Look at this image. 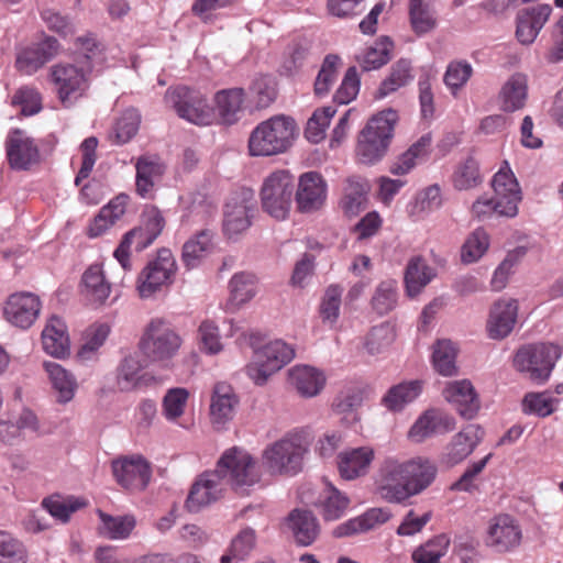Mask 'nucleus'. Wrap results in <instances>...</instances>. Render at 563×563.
Listing matches in <instances>:
<instances>
[{
    "mask_svg": "<svg viewBox=\"0 0 563 563\" xmlns=\"http://www.w3.org/2000/svg\"><path fill=\"white\" fill-rule=\"evenodd\" d=\"M260 479L255 471V462L244 450L232 448L227 450L212 472H206L192 485L186 499V508L197 512L202 507L220 498L227 485L241 495Z\"/></svg>",
    "mask_w": 563,
    "mask_h": 563,
    "instance_id": "nucleus-1",
    "label": "nucleus"
},
{
    "mask_svg": "<svg viewBox=\"0 0 563 563\" xmlns=\"http://www.w3.org/2000/svg\"><path fill=\"white\" fill-rule=\"evenodd\" d=\"M438 468L424 457L406 461L386 459L376 475L377 495L390 504H405L424 492L435 479Z\"/></svg>",
    "mask_w": 563,
    "mask_h": 563,
    "instance_id": "nucleus-2",
    "label": "nucleus"
},
{
    "mask_svg": "<svg viewBox=\"0 0 563 563\" xmlns=\"http://www.w3.org/2000/svg\"><path fill=\"white\" fill-rule=\"evenodd\" d=\"M494 197L483 195L472 205L471 213L479 221L499 217L514 218L518 214V203L521 201L519 184L509 168H500L492 180Z\"/></svg>",
    "mask_w": 563,
    "mask_h": 563,
    "instance_id": "nucleus-3",
    "label": "nucleus"
},
{
    "mask_svg": "<svg viewBox=\"0 0 563 563\" xmlns=\"http://www.w3.org/2000/svg\"><path fill=\"white\" fill-rule=\"evenodd\" d=\"M298 135L295 120L285 114L262 121L252 131L249 151L252 156H273L286 152Z\"/></svg>",
    "mask_w": 563,
    "mask_h": 563,
    "instance_id": "nucleus-4",
    "label": "nucleus"
},
{
    "mask_svg": "<svg viewBox=\"0 0 563 563\" xmlns=\"http://www.w3.org/2000/svg\"><path fill=\"white\" fill-rule=\"evenodd\" d=\"M396 120V112L389 109L368 121L360 133L356 146V155L361 163L372 165L385 156Z\"/></svg>",
    "mask_w": 563,
    "mask_h": 563,
    "instance_id": "nucleus-5",
    "label": "nucleus"
},
{
    "mask_svg": "<svg viewBox=\"0 0 563 563\" xmlns=\"http://www.w3.org/2000/svg\"><path fill=\"white\" fill-rule=\"evenodd\" d=\"M561 354V347L553 343L526 344L517 350L512 364L532 382L543 384L549 379Z\"/></svg>",
    "mask_w": 563,
    "mask_h": 563,
    "instance_id": "nucleus-6",
    "label": "nucleus"
},
{
    "mask_svg": "<svg viewBox=\"0 0 563 563\" xmlns=\"http://www.w3.org/2000/svg\"><path fill=\"white\" fill-rule=\"evenodd\" d=\"M307 452L305 438L297 432L287 433L263 452V463L272 474H297Z\"/></svg>",
    "mask_w": 563,
    "mask_h": 563,
    "instance_id": "nucleus-7",
    "label": "nucleus"
},
{
    "mask_svg": "<svg viewBox=\"0 0 563 563\" xmlns=\"http://www.w3.org/2000/svg\"><path fill=\"white\" fill-rule=\"evenodd\" d=\"M140 344L150 361L167 363L177 355L183 339L169 322L156 318L146 325Z\"/></svg>",
    "mask_w": 563,
    "mask_h": 563,
    "instance_id": "nucleus-8",
    "label": "nucleus"
},
{
    "mask_svg": "<svg viewBox=\"0 0 563 563\" xmlns=\"http://www.w3.org/2000/svg\"><path fill=\"white\" fill-rule=\"evenodd\" d=\"M165 102L175 110L179 118L197 124L209 125L214 121V109L206 95L186 86L167 89Z\"/></svg>",
    "mask_w": 563,
    "mask_h": 563,
    "instance_id": "nucleus-9",
    "label": "nucleus"
},
{
    "mask_svg": "<svg viewBox=\"0 0 563 563\" xmlns=\"http://www.w3.org/2000/svg\"><path fill=\"white\" fill-rule=\"evenodd\" d=\"M295 188V178L287 170L271 174L261 190L264 211L277 220H284L289 213Z\"/></svg>",
    "mask_w": 563,
    "mask_h": 563,
    "instance_id": "nucleus-10",
    "label": "nucleus"
},
{
    "mask_svg": "<svg viewBox=\"0 0 563 563\" xmlns=\"http://www.w3.org/2000/svg\"><path fill=\"white\" fill-rule=\"evenodd\" d=\"M175 273L176 261L172 252L167 249L159 250L157 256L150 261L137 276L139 296L143 299L153 297L173 283Z\"/></svg>",
    "mask_w": 563,
    "mask_h": 563,
    "instance_id": "nucleus-11",
    "label": "nucleus"
},
{
    "mask_svg": "<svg viewBox=\"0 0 563 563\" xmlns=\"http://www.w3.org/2000/svg\"><path fill=\"white\" fill-rule=\"evenodd\" d=\"M256 211L254 191L241 188L228 199L223 212V233L229 239H236L252 225Z\"/></svg>",
    "mask_w": 563,
    "mask_h": 563,
    "instance_id": "nucleus-12",
    "label": "nucleus"
},
{
    "mask_svg": "<svg viewBox=\"0 0 563 563\" xmlns=\"http://www.w3.org/2000/svg\"><path fill=\"white\" fill-rule=\"evenodd\" d=\"M294 357L295 350L291 345L282 340L268 342L254 352V361L247 366V375L255 384L263 385Z\"/></svg>",
    "mask_w": 563,
    "mask_h": 563,
    "instance_id": "nucleus-13",
    "label": "nucleus"
},
{
    "mask_svg": "<svg viewBox=\"0 0 563 563\" xmlns=\"http://www.w3.org/2000/svg\"><path fill=\"white\" fill-rule=\"evenodd\" d=\"M90 70L89 65L77 67L71 64H57L52 66L49 79L65 107L73 106L84 96L88 88L87 73Z\"/></svg>",
    "mask_w": 563,
    "mask_h": 563,
    "instance_id": "nucleus-14",
    "label": "nucleus"
},
{
    "mask_svg": "<svg viewBox=\"0 0 563 563\" xmlns=\"http://www.w3.org/2000/svg\"><path fill=\"white\" fill-rule=\"evenodd\" d=\"M521 527L512 516L500 514L489 520L485 543L495 552H511L521 544Z\"/></svg>",
    "mask_w": 563,
    "mask_h": 563,
    "instance_id": "nucleus-15",
    "label": "nucleus"
},
{
    "mask_svg": "<svg viewBox=\"0 0 563 563\" xmlns=\"http://www.w3.org/2000/svg\"><path fill=\"white\" fill-rule=\"evenodd\" d=\"M112 473L117 483L125 489L143 490L151 479L150 464L140 455L113 461Z\"/></svg>",
    "mask_w": 563,
    "mask_h": 563,
    "instance_id": "nucleus-16",
    "label": "nucleus"
},
{
    "mask_svg": "<svg viewBox=\"0 0 563 563\" xmlns=\"http://www.w3.org/2000/svg\"><path fill=\"white\" fill-rule=\"evenodd\" d=\"M484 438V430L477 424H468L454 434L440 455V464L452 467L470 456Z\"/></svg>",
    "mask_w": 563,
    "mask_h": 563,
    "instance_id": "nucleus-17",
    "label": "nucleus"
},
{
    "mask_svg": "<svg viewBox=\"0 0 563 563\" xmlns=\"http://www.w3.org/2000/svg\"><path fill=\"white\" fill-rule=\"evenodd\" d=\"M41 311V300L32 292H15L5 301L3 313L5 320L20 329H29Z\"/></svg>",
    "mask_w": 563,
    "mask_h": 563,
    "instance_id": "nucleus-18",
    "label": "nucleus"
},
{
    "mask_svg": "<svg viewBox=\"0 0 563 563\" xmlns=\"http://www.w3.org/2000/svg\"><path fill=\"white\" fill-rule=\"evenodd\" d=\"M5 150L9 164L14 169H29L40 161V151L34 140L19 129L8 134Z\"/></svg>",
    "mask_w": 563,
    "mask_h": 563,
    "instance_id": "nucleus-19",
    "label": "nucleus"
},
{
    "mask_svg": "<svg viewBox=\"0 0 563 563\" xmlns=\"http://www.w3.org/2000/svg\"><path fill=\"white\" fill-rule=\"evenodd\" d=\"M327 199V183L317 172L302 174L298 179L296 201L301 212L319 210Z\"/></svg>",
    "mask_w": 563,
    "mask_h": 563,
    "instance_id": "nucleus-20",
    "label": "nucleus"
},
{
    "mask_svg": "<svg viewBox=\"0 0 563 563\" xmlns=\"http://www.w3.org/2000/svg\"><path fill=\"white\" fill-rule=\"evenodd\" d=\"M443 397L464 419H473L481 407L478 395L468 379L453 380L446 384Z\"/></svg>",
    "mask_w": 563,
    "mask_h": 563,
    "instance_id": "nucleus-21",
    "label": "nucleus"
},
{
    "mask_svg": "<svg viewBox=\"0 0 563 563\" xmlns=\"http://www.w3.org/2000/svg\"><path fill=\"white\" fill-rule=\"evenodd\" d=\"M518 314V302L515 299H499L490 308L487 320V333L490 339L501 340L515 328Z\"/></svg>",
    "mask_w": 563,
    "mask_h": 563,
    "instance_id": "nucleus-22",
    "label": "nucleus"
},
{
    "mask_svg": "<svg viewBox=\"0 0 563 563\" xmlns=\"http://www.w3.org/2000/svg\"><path fill=\"white\" fill-rule=\"evenodd\" d=\"M290 386L303 398L318 396L325 386L323 371L310 365H295L288 371Z\"/></svg>",
    "mask_w": 563,
    "mask_h": 563,
    "instance_id": "nucleus-23",
    "label": "nucleus"
},
{
    "mask_svg": "<svg viewBox=\"0 0 563 563\" xmlns=\"http://www.w3.org/2000/svg\"><path fill=\"white\" fill-rule=\"evenodd\" d=\"M455 419L439 410H427L409 430V438L422 442L434 434H443L455 429Z\"/></svg>",
    "mask_w": 563,
    "mask_h": 563,
    "instance_id": "nucleus-24",
    "label": "nucleus"
},
{
    "mask_svg": "<svg viewBox=\"0 0 563 563\" xmlns=\"http://www.w3.org/2000/svg\"><path fill=\"white\" fill-rule=\"evenodd\" d=\"M59 44L54 37H46L44 41L27 47L16 56L15 66L19 71L32 75L47 62H49L58 52Z\"/></svg>",
    "mask_w": 563,
    "mask_h": 563,
    "instance_id": "nucleus-25",
    "label": "nucleus"
},
{
    "mask_svg": "<svg viewBox=\"0 0 563 563\" xmlns=\"http://www.w3.org/2000/svg\"><path fill=\"white\" fill-rule=\"evenodd\" d=\"M238 404L239 399L230 385L225 383L214 385L210 404V417L216 429H223L233 419Z\"/></svg>",
    "mask_w": 563,
    "mask_h": 563,
    "instance_id": "nucleus-26",
    "label": "nucleus"
},
{
    "mask_svg": "<svg viewBox=\"0 0 563 563\" xmlns=\"http://www.w3.org/2000/svg\"><path fill=\"white\" fill-rule=\"evenodd\" d=\"M551 12L552 8L549 4H539L534 8L519 11L516 30L518 41L525 45L533 43Z\"/></svg>",
    "mask_w": 563,
    "mask_h": 563,
    "instance_id": "nucleus-27",
    "label": "nucleus"
},
{
    "mask_svg": "<svg viewBox=\"0 0 563 563\" xmlns=\"http://www.w3.org/2000/svg\"><path fill=\"white\" fill-rule=\"evenodd\" d=\"M339 473L342 478L352 481L364 476L374 460V450L361 446L341 452L338 456Z\"/></svg>",
    "mask_w": 563,
    "mask_h": 563,
    "instance_id": "nucleus-28",
    "label": "nucleus"
},
{
    "mask_svg": "<svg viewBox=\"0 0 563 563\" xmlns=\"http://www.w3.org/2000/svg\"><path fill=\"white\" fill-rule=\"evenodd\" d=\"M136 169V192L148 198L153 192L154 186L161 180L166 166L156 155H142L135 164Z\"/></svg>",
    "mask_w": 563,
    "mask_h": 563,
    "instance_id": "nucleus-29",
    "label": "nucleus"
},
{
    "mask_svg": "<svg viewBox=\"0 0 563 563\" xmlns=\"http://www.w3.org/2000/svg\"><path fill=\"white\" fill-rule=\"evenodd\" d=\"M371 191L369 181L361 176H351L345 180L341 208L349 217H354L364 211L368 205Z\"/></svg>",
    "mask_w": 563,
    "mask_h": 563,
    "instance_id": "nucleus-30",
    "label": "nucleus"
},
{
    "mask_svg": "<svg viewBox=\"0 0 563 563\" xmlns=\"http://www.w3.org/2000/svg\"><path fill=\"white\" fill-rule=\"evenodd\" d=\"M313 505L325 521H334L345 514L350 499L332 484L327 483Z\"/></svg>",
    "mask_w": 563,
    "mask_h": 563,
    "instance_id": "nucleus-31",
    "label": "nucleus"
},
{
    "mask_svg": "<svg viewBox=\"0 0 563 563\" xmlns=\"http://www.w3.org/2000/svg\"><path fill=\"white\" fill-rule=\"evenodd\" d=\"M244 99L245 93L242 88L223 89L214 95L216 107L213 109L223 124H233L239 120Z\"/></svg>",
    "mask_w": 563,
    "mask_h": 563,
    "instance_id": "nucleus-32",
    "label": "nucleus"
},
{
    "mask_svg": "<svg viewBox=\"0 0 563 563\" xmlns=\"http://www.w3.org/2000/svg\"><path fill=\"white\" fill-rule=\"evenodd\" d=\"M288 520L294 538L299 545L308 547L317 540L320 526L311 511L295 509L289 514Z\"/></svg>",
    "mask_w": 563,
    "mask_h": 563,
    "instance_id": "nucleus-33",
    "label": "nucleus"
},
{
    "mask_svg": "<svg viewBox=\"0 0 563 563\" xmlns=\"http://www.w3.org/2000/svg\"><path fill=\"white\" fill-rule=\"evenodd\" d=\"M155 240V236H152L150 232H146V230L141 227L126 232L113 253V256L120 264L122 271L128 272L132 268V264L130 262V250L132 245H134V249L137 252H141L150 246Z\"/></svg>",
    "mask_w": 563,
    "mask_h": 563,
    "instance_id": "nucleus-34",
    "label": "nucleus"
},
{
    "mask_svg": "<svg viewBox=\"0 0 563 563\" xmlns=\"http://www.w3.org/2000/svg\"><path fill=\"white\" fill-rule=\"evenodd\" d=\"M390 516V511L386 508H372L362 516L338 526L334 529L333 534L336 538H342L368 531L374 529L376 526L388 521Z\"/></svg>",
    "mask_w": 563,
    "mask_h": 563,
    "instance_id": "nucleus-35",
    "label": "nucleus"
},
{
    "mask_svg": "<svg viewBox=\"0 0 563 563\" xmlns=\"http://www.w3.org/2000/svg\"><path fill=\"white\" fill-rule=\"evenodd\" d=\"M528 97V79L520 73L514 74L504 84L499 92L500 106L504 111L514 112L525 107Z\"/></svg>",
    "mask_w": 563,
    "mask_h": 563,
    "instance_id": "nucleus-36",
    "label": "nucleus"
},
{
    "mask_svg": "<svg viewBox=\"0 0 563 563\" xmlns=\"http://www.w3.org/2000/svg\"><path fill=\"white\" fill-rule=\"evenodd\" d=\"M84 295L93 306H102L111 294V284L107 282L100 266L91 265L82 275Z\"/></svg>",
    "mask_w": 563,
    "mask_h": 563,
    "instance_id": "nucleus-37",
    "label": "nucleus"
},
{
    "mask_svg": "<svg viewBox=\"0 0 563 563\" xmlns=\"http://www.w3.org/2000/svg\"><path fill=\"white\" fill-rule=\"evenodd\" d=\"M435 271L421 256L409 260L405 271V286L409 297H416L434 278Z\"/></svg>",
    "mask_w": 563,
    "mask_h": 563,
    "instance_id": "nucleus-38",
    "label": "nucleus"
},
{
    "mask_svg": "<svg viewBox=\"0 0 563 563\" xmlns=\"http://www.w3.org/2000/svg\"><path fill=\"white\" fill-rule=\"evenodd\" d=\"M43 349L55 357H64L69 351L66 324L58 317H52L42 332Z\"/></svg>",
    "mask_w": 563,
    "mask_h": 563,
    "instance_id": "nucleus-39",
    "label": "nucleus"
},
{
    "mask_svg": "<svg viewBox=\"0 0 563 563\" xmlns=\"http://www.w3.org/2000/svg\"><path fill=\"white\" fill-rule=\"evenodd\" d=\"M409 18L413 32L419 36L433 31L438 25L432 0H410Z\"/></svg>",
    "mask_w": 563,
    "mask_h": 563,
    "instance_id": "nucleus-40",
    "label": "nucleus"
},
{
    "mask_svg": "<svg viewBox=\"0 0 563 563\" xmlns=\"http://www.w3.org/2000/svg\"><path fill=\"white\" fill-rule=\"evenodd\" d=\"M430 145L431 136H421L405 153H402L395 162L391 163L389 172L398 176L408 174L420 161L427 158Z\"/></svg>",
    "mask_w": 563,
    "mask_h": 563,
    "instance_id": "nucleus-41",
    "label": "nucleus"
},
{
    "mask_svg": "<svg viewBox=\"0 0 563 563\" xmlns=\"http://www.w3.org/2000/svg\"><path fill=\"white\" fill-rule=\"evenodd\" d=\"M101 525L99 532L110 540L128 539L136 526L133 515L111 516L101 510L98 511Z\"/></svg>",
    "mask_w": 563,
    "mask_h": 563,
    "instance_id": "nucleus-42",
    "label": "nucleus"
},
{
    "mask_svg": "<svg viewBox=\"0 0 563 563\" xmlns=\"http://www.w3.org/2000/svg\"><path fill=\"white\" fill-rule=\"evenodd\" d=\"M396 339L394 325L382 322L371 328L363 339V350L371 356L386 352Z\"/></svg>",
    "mask_w": 563,
    "mask_h": 563,
    "instance_id": "nucleus-43",
    "label": "nucleus"
},
{
    "mask_svg": "<svg viewBox=\"0 0 563 563\" xmlns=\"http://www.w3.org/2000/svg\"><path fill=\"white\" fill-rule=\"evenodd\" d=\"M212 236L210 230H201L184 244L181 260L188 269L197 267L207 255L211 247Z\"/></svg>",
    "mask_w": 563,
    "mask_h": 563,
    "instance_id": "nucleus-44",
    "label": "nucleus"
},
{
    "mask_svg": "<svg viewBox=\"0 0 563 563\" xmlns=\"http://www.w3.org/2000/svg\"><path fill=\"white\" fill-rule=\"evenodd\" d=\"M393 47L388 37H382L357 55L356 59L364 71L378 69L390 60Z\"/></svg>",
    "mask_w": 563,
    "mask_h": 563,
    "instance_id": "nucleus-45",
    "label": "nucleus"
},
{
    "mask_svg": "<svg viewBox=\"0 0 563 563\" xmlns=\"http://www.w3.org/2000/svg\"><path fill=\"white\" fill-rule=\"evenodd\" d=\"M126 201L128 197L120 195L104 206L89 228L90 236L102 234L110 225L119 220L125 212Z\"/></svg>",
    "mask_w": 563,
    "mask_h": 563,
    "instance_id": "nucleus-46",
    "label": "nucleus"
},
{
    "mask_svg": "<svg viewBox=\"0 0 563 563\" xmlns=\"http://www.w3.org/2000/svg\"><path fill=\"white\" fill-rule=\"evenodd\" d=\"M44 366L54 389L58 394V401L63 404L70 401L76 389V382L73 375L55 362H45Z\"/></svg>",
    "mask_w": 563,
    "mask_h": 563,
    "instance_id": "nucleus-47",
    "label": "nucleus"
},
{
    "mask_svg": "<svg viewBox=\"0 0 563 563\" xmlns=\"http://www.w3.org/2000/svg\"><path fill=\"white\" fill-rule=\"evenodd\" d=\"M457 347L450 340H439L433 349L432 362L435 371L442 376L457 374Z\"/></svg>",
    "mask_w": 563,
    "mask_h": 563,
    "instance_id": "nucleus-48",
    "label": "nucleus"
},
{
    "mask_svg": "<svg viewBox=\"0 0 563 563\" xmlns=\"http://www.w3.org/2000/svg\"><path fill=\"white\" fill-rule=\"evenodd\" d=\"M421 393V384L418 380L400 383L393 386L383 402L389 410H401L407 404L413 401Z\"/></svg>",
    "mask_w": 563,
    "mask_h": 563,
    "instance_id": "nucleus-49",
    "label": "nucleus"
},
{
    "mask_svg": "<svg viewBox=\"0 0 563 563\" xmlns=\"http://www.w3.org/2000/svg\"><path fill=\"white\" fill-rule=\"evenodd\" d=\"M450 538L442 533L419 545L411 554L415 563H440L449 550Z\"/></svg>",
    "mask_w": 563,
    "mask_h": 563,
    "instance_id": "nucleus-50",
    "label": "nucleus"
},
{
    "mask_svg": "<svg viewBox=\"0 0 563 563\" xmlns=\"http://www.w3.org/2000/svg\"><path fill=\"white\" fill-rule=\"evenodd\" d=\"M482 181L479 164L471 156L457 165L452 176L453 187L460 191L473 189L481 185Z\"/></svg>",
    "mask_w": 563,
    "mask_h": 563,
    "instance_id": "nucleus-51",
    "label": "nucleus"
},
{
    "mask_svg": "<svg viewBox=\"0 0 563 563\" xmlns=\"http://www.w3.org/2000/svg\"><path fill=\"white\" fill-rule=\"evenodd\" d=\"M143 365L136 356L125 357L118 367L117 384L120 390H131L140 387L145 378Z\"/></svg>",
    "mask_w": 563,
    "mask_h": 563,
    "instance_id": "nucleus-52",
    "label": "nucleus"
},
{
    "mask_svg": "<svg viewBox=\"0 0 563 563\" xmlns=\"http://www.w3.org/2000/svg\"><path fill=\"white\" fill-rule=\"evenodd\" d=\"M230 300L235 306L250 301L256 294V277L250 273L233 275L229 284Z\"/></svg>",
    "mask_w": 563,
    "mask_h": 563,
    "instance_id": "nucleus-53",
    "label": "nucleus"
},
{
    "mask_svg": "<svg viewBox=\"0 0 563 563\" xmlns=\"http://www.w3.org/2000/svg\"><path fill=\"white\" fill-rule=\"evenodd\" d=\"M410 70V63L406 59H399L393 65L389 76L380 84L376 97L385 98L406 86L412 79Z\"/></svg>",
    "mask_w": 563,
    "mask_h": 563,
    "instance_id": "nucleus-54",
    "label": "nucleus"
},
{
    "mask_svg": "<svg viewBox=\"0 0 563 563\" xmlns=\"http://www.w3.org/2000/svg\"><path fill=\"white\" fill-rule=\"evenodd\" d=\"M256 543L255 531L247 527L242 529L231 541L229 553L221 556V563H231L232 560L243 561L252 552Z\"/></svg>",
    "mask_w": 563,
    "mask_h": 563,
    "instance_id": "nucleus-55",
    "label": "nucleus"
},
{
    "mask_svg": "<svg viewBox=\"0 0 563 563\" xmlns=\"http://www.w3.org/2000/svg\"><path fill=\"white\" fill-rule=\"evenodd\" d=\"M473 75V67L467 60H452L446 66L443 82L453 96L467 84Z\"/></svg>",
    "mask_w": 563,
    "mask_h": 563,
    "instance_id": "nucleus-56",
    "label": "nucleus"
},
{
    "mask_svg": "<svg viewBox=\"0 0 563 563\" xmlns=\"http://www.w3.org/2000/svg\"><path fill=\"white\" fill-rule=\"evenodd\" d=\"M85 505L86 503L79 498H64L58 495L49 496L44 498L42 501V506L49 512V515L62 522H67L70 515Z\"/></svg>",
    "mask_w": 563,
    "mask_h": 563,
    "instance_id": "nucleus-57",
    "label": "nucleus"
},
{
    "mask_svg": "<svg viewBox=\"0 0 563 563\" xmlns=\"http://www.w3.org/2000/svg\"><path fill=\"white\" fill-rule=\"evenodd\" d=\"M527 249L519 246L508 252L504 261L495 269L490 280L492 288L496 291L503 290L512 274V268L523 258Z\"/></svg>",
    "mask_w": 563,
    "mask_h": 563,
    "instance_id": "nucleus-58",
    "label": "nucleus"
},
{
    "mask_svg": "<svg viewBox=\"0 0 563 563\" xmlns=\"http://www.w3.org/2000/svg\"><path fill=\"white\" fill-rule=\"evenodd\" d=\"M341 58L335 54H329L324 57L319 74L314 81V92L317 96H325L336 79Z\"/></svg>",
    "mask_w": 563,
    "mask_h": 563,
    "instance_id": "nucleus-59",
    "label": "nucleus"
},
{
    "mask_svg": "<svg viewBox=\"0 0 563 563\" xmlns=\"http://www.w3.org/2000/svg\"><path fill=\"white\" fill-rule=\"evenodd\" d=\"M489 246V236L484 229H476L462 246L461 260L465 264L477 262Z\"/></svg>",
    "mask_w": 563,
    "mask_h": 563,
    "instance_id": "nucleus-60",
    "label": "nucleus"
},
{
    "mask_svg": "<svg viewBox=\"0 0 563 563\" xmlns=\"http://www.w3.org/2000/svg\"><path fill=\"white\" fill-rule=\"evenodd\" d=\"M397 303V283L384 280L378 284L372 298V307L378 314L390 312Z\"/></svg>",
    "mask_w": 563,
    "mask_h": 563,
    "instance_id": "nucleus-61",
    "label": "nucleus"
},
{
    "mask_svg": "<svg viewBox=\"0 0 563 563\" xmlns=\"http://www.w3.org/2000/svg\"><path fill=\"white\" fill-rule=\"evenodd\" d=\"M335 114V109L324 107L316 110L307 122L305 135L311 143H319L325 136V130L330 124L331 118Z\"/></svg>",
    "mask_w": 563,
    "mask_h": 563,
    "instance_id": "nucleus-62",
    "label": "nucleus"
},
{
    "mask_svg": "<svg viewBox=\"0 0 563 563\" xmlns=\"http://www.w3.org/2000/svg\"><path fill=\"white\" fill-rule=\"evenodd\" d=\"M141 117L135 109H128L117 121L111 137L117 144L128 143L137 132Z\"/></svg>",
    "mask_w": 563,
    "mask_h": 563,
    "instance_id": "nucleus-63",
    "label": "nucleus"
},
{
    "mask_svg": "<svg viewBox=\"0 0 563 563\" xmlns=\"http://www.w3.org/2000/svg\"><path fill=\"white\" fill-rule=\"evenodd\" d=\"M555 402L558 400L549 393H529L522 400V410L525 413L544 418L554 411Z\"/></svg>",
    "mask_w": 563,
    "mask_h": 563,
    "instance_id": "nucleus-64",
    "label": "nucleus"
}]
</instances>
